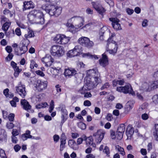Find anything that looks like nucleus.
Returning <instances> with one entry per match:
<instances>
[{"label":"nucleus","instance_id":"obj_8","mask_svg":"<svg viewBox=\"0 0 158 158\" xmlns=\"http://www.w3.org/2000/svg\"><path fill=\"white\" fill-rule=\"evenodd\" d=\"M16 92L22 97L24 98L27 94L25 90V86L24 85L22 84L20 82L18 85L15 87Z\"/></svg>","mask_w":158,"mask_h":158},{"label":"nucleus","instance_id":"obj_2","mask_svg":"<svg viewBox=\"0 0 158 158\" xmlns=\"http://www.w3.org/2000/svg\"><path fill=\"white\" fill-rule=\"evenodd\" d=\"M32 16L35 18L37 23L42 24L44 23L43 14L39 10L34 9L31 11L28 15V18L29 20Z\"/></svg>","mask_w":158,"mask_h":158},{"label":"nucleus","instance_id":"obj_28","mask_svg":"<svg viewBox=\"0 0 158 158\" xmlns=\"http://www.w3.org/2000/svg\"><path fill=\"white\" fill-rule=\"evenodd\" d=\"M61 40L60 44H64L68 43L70 40V38L67 37L65 35L62 34L61 35Z\"/></svg>","mask_w":158,"mask_h":158},{"label":"nucleus","instance_id":"obj_60","mask_svg":"<svg viewBox=\"0 0 158 158\" xmlns=\"http://www.w3.org/2000/svg\"><path fill=\"white\" fill-rule=\"evenodd\" d=\"M126 11L127 13L129 15H131L134 12V10H133L129 8L127 9Z\"/></svg>","mask_w":158,"mask_h":158},{"label":"nucleus","instance_id":"obj_59","mask_svg":"<svg viewBox=\"0 0 158 158\" xmlns=\"http://www.w3.org/2000/svg\"><path fill=\"white\" fill-rule=\"evenodd\" d=\"M59 136L57 135H55L53 136V138L54 141L56 142H57L59 139Z\"/></svg>","mask_w":158,"mask_h":158},{"label":"nucleus","instance_id":"obj_56","mask_svg":"<svg viewBox=\"0 0 158 158\" xmlns=\"http://www.w3.org/2000/svg\"><path fill=\"white\" fill-rule=\"evenodd\" d=\"M141 117L143 120H146L148 118L149 116L147 114L144 113L142 115Z\"/></svg>","mask_w":158,"mask_h":158},{"label":"nucleus","instance_id":"obj_15","mask_svg":"<svg viewBox=\"0 0 158 158\" xmlns=\"http://www.w3.org/2000/svg\"><path fill=\"white\" fill-rule=\"evenodd\" d=\"M64 73L65 76L70 77L76 74L77 71L73 68H68L65 69Z\"/></svg>","mask_w":158,"mask_h":158},{"label":"nucleus","instance_id":"obj_51","mask_svg":"<svg viewBox=\"0 0 158 158\" xmlns=\"http://www.w3.org/2000/svg\"><path fill=\"white\" fill-rule=\"evenodd\" d=\"M110 136L112 139H115L116 138H117V134L115 135V132L111 130L110 131Z\"/></svg>","mask_w":158,"mask_h":158},{"label":"nucleus","instance_id":"obj_26","mask_svg":"<svg viewBox=\"0 0 158 158\" xmlns=\"http://www.w3.org/2000/svg\"><path fill=\"white\" fill-rule=\"evenodd\" d=\"M68 144L69 146L73 149H76L78 148L77 143L73 139L69 140V141Z\"/></svg>","mask_w":158,"mask_h":158},{"label":"nucleus","instance_id":"obj_33","mask_svg":"<svg viewBox=\"0 0 158 158\" xmlns=\"http://www.w3.org/2000/svg\"><path fill=\"white\" fill-rule=\"evenodd\" d=\"M82 56L84 57H86L88 58H94L95 59H98V57L95 55H93L90 54L89 53H83L82 54Z\"/></svg>","mask_w":158,"mask_h":158},{"label":"nucleus","instance_id":"obj_1","mask_svg":"<svg viewBox=\"0 0 158 158\" xmlns=\"http://www.w3.org/2000/svg\"><path fill=\"white\" fill-rule=\"evenodd\" d=\"M48 3V5H44L42 6V9L51 15H55L58 16L60 14L62 11L61 7L55 6L57 4V2L59 0H43Z\"/></svg>","mask_w":158,"mask_h":158},{"label":"nucleus","instance_id":"obj_7","mask_svg":"<svg viewBox=\"0 0 158 158\" xmlns=\"http://www.w3.org/2000/svg\"><path fill=\"white\" fill-rule=\"evenodd\" d=\"M78 42L81 45L87 47H92L94 45L93 41H90L88 38L85 37L80 38Z\"/></svg>","mask_w":158,"mask_h":158},{"label":"nucleus","instance_id":"obj_22","mask_svg":"<svg viewBox=\"0 0 158 158\" xmlns=\"http://www.w3.org/2000/svg\"><path fill=\"white\" fill-rule=\"evenodd\" d=\"M31 132L29 130L26 131V133L22 134L21 138L23 140H27L28 138L34 139V137H33L30 135Z\"/></svg>","mask_w":158,"mask_h":158},{"label":"nucleus","instance_id":"obj_44","mask_svg":"<svg viewBox=\"0 0 158 158\" xmlns=\"http://www.w3.org/2000/svg\"><path fill=\"white\" fill-rule=\"evenodd\" d=\"M78 126L82 130H85L86 128V124L82 122H80L78 124Z\"/></svg>","mask_w":158,"mask_h":158},{"label":"nucleus","instance_id":"obj_13","mask_svg":"<svg viewBox=\"0 0 158 158\" xmlns=\"http://www.w3.org/2000/svg\"><path fill=\"white\" fill-rule=\"evenodd\" d=\"M92 5L93 7L100 14L103 15L106 10L97 2H93Z\"/></svg>","mask_w":158,"mask_h":158},{"label":"nucleus","instance_id":"obj_23","mask_svg":"<svg viewBox=\"0 0 158 158\" xmlns=\"http://www.w3.org/2000/svg\"><path fill=\"white\" fill-rule=\"evenodd\" d=\"M125 90L127 92V94L129 93L131 94L132 96L135 95L134 92L133 91L131 85L129 84L124 86Z\"/></svg>","mask_w":158,"mask_h":158},{"label":"nucleus","instance_id":"obj_25","mask_svg":"<svg viewBox=\"0 0 158 158\" xmlns=\"http://www.w3.org/2000/svg\"><path fill=\"white\" fill-rule=\"evenodd\" d=\"M154 127V129L153 130V135L155 140L158 141V124H155Z\"/></svg>","mask_w":158,"mask_h":158},{"label":"nucleus","instance_id":"obj_9","mask_svg":"<svg viewBox=\"0 0 158 158\" xmlns=\"http://www.w3.org/2000/svg\"><path fill=\"white\" fill-rule=\"evenodd\" d=\"M105 133L104 131L99 130L93 135V136L95 137L96 143H101L104 138Z\"/></svg>","mask_w":158,"mask_h":158},{"label":"nucleus","instance_id":"obj_58","mask_svg":"<svg viewBox=\"0 0 158 158\" xmlns=\"http://www.w3.org/2000/svg\"><path fill=\"white\" fill-rule=\"evenodd\" d=\"M14 148L15 151L17 152L20 150L21 147L19 145L17 144L14 146Z\"/></svg>","mask_w":158,"mask_h":158},{"label":"nucleus","instance_id":"obj_49","mask_svg":"<svg viewBox=\"0 0 158 158\" xmlns=\"http://www.w3.org/2000/svg\"><path fill=\"white\" fill-rule=\"evenodd\" d=\"M0 156L2 158H6V155L4 151L2 149L0 150Z\"/></svg>","mask_w":158,"mask_h":158},{"label":"nucleus","instance_id":"obj_47","mask_svg":"<svg viewBox=\"0 0 158 158\" xmlns=\"http://www.w3.org/2000/svg\"><path fill=\"white\" fill-rule=\"evenodd\" d=\"M6 127L8 129H12L14 127L13 123L11 122H7L6 124Z\"/></svg>","mask_w":158,"mask_h":158},{"label":"nucleus","instance_id":"obj_29","mask_svg":"<svg viewBox=\"0 0 158 158\" xmlns=\"http://www.w3.org/2000/svg\"><path fill=\"white\" fill-rule=\"evenodd\" d=\"M11 23L10 22H6L2 25V29L5 32V35Z\"/></svg>","mask_w":158,"mask_h":158},{"label":"nucleus","instance_id":"obj_10","mask_svg":"<svg viewBox=\"0 0 158 158\" xmlns=\"http://www.w3.org/2000/svg\"><path fill=\"white\" fill-rule=\"evenodd\" d=\"M110 21L112 22V25L113 28L116 31L121 30L122 28L119 23L120 20L117 18H110Z\"/></svg>","mask_w":158,"mask_h":158},{"label":"nucleus","instance_id":"obj_64","mask_svg":"<svg viewBox=\"0 0 158 158\" xmlns=\"http://www.w3.org/2000/svg\"><path fill=\"white\" fill-rule=\"evenodd\" d=\"M72 137L73 139H75L79 136V135L77 133H72Z\"/></svg>","mask_w":158,"mask_h":158},{"label":"nucleus","instance_id":"obj_27","mask_svg":"<svg viewBox=\"0 0 158 158\" xmlns=\"http://www.w3.org/2000/svg\"><path fill=\"white\" fill-rule=\"evenodd\" d=\"M88 86H89L88 84L84 85L83 87L77 90L78 93L81 94H84L87 90L89 89L88 87Z\"/></svg>","mask_w":158,"mask_h":158},{"label":"nucleus","instance_id":"obj_61","mask_svg":"<svg viewBox=\"0 0 158 158\" xmlns=\"http://www.w3.org/2000/svg\"><path fill=\"white\" fill-rule=\"evenodd\" d=\"M35 73L38 75H40L41 77H44V74L43 72L40 70H37L35 71Z\"/></svg>","mask_w":158,"mask_h":158},{"label":"nucleus","instance_id":"obj_43","mask_svg":"<svg viewBox=\"0 0 158 158\" xmlns=\"http://www.w3.org/2000/svg\"><path fill=\"white\" fill-rule=\"evenodd\" d=\"M103 152L106 154L107 156H110V150L108 147L106 146L103 150Z\"/></svg>","mask_w":158,"mask_h":158},{"label":"nucleus","instance_id":"obj_34","mask_svg":"<svg viewBox=\"0 0 158 158\" xmlns=\"http://www.w3.org/2000/svg\"><path fill=\"white\" fill-rule=\"evenodd\" d=\"M34 36V34L33 31L31 30H29L28 33L25 34L24 37L27 39L33 37Z\"/></svg>","mask_w":158,"mask_h":158},{"label":"nucleus","instance_id":"obj_57","mask_svg":"<svg viewBox=\"0 0 158 158\" xmlns=\"http://www.w3.org/2000/svg\"><path fill=\"white\" fill-rule=\"evenodd\" d=\"M84 105L85 106H89L91 105V103L89 100H85L84 102Z\"/></svg>","mask_w":158,"mask_h":158},{"label":"nucleus","instance_id":"obj_46","mask_svg":"<svg viewBox=\"0 0 158 158\" xmlns=\"http://www.w3.org/2000/svg\"><path fill=\"white\" fill-rule=\"evenodd\" d=\"M15 114L13 113H10L7 117L9 120L10 122H12L14 120Z\"/></svg>","mask_w":158,"mask_h":158},{"label":"nucleus","instance_id":"obj_30","mask_svg":"<svg viewBox=\"0 0 158 158\" xmlns=\"http://www.w3.org/2000/svg\"><path fill=\"white\" fill-rule=\"evenodd\" d=\"M19 102V98L16 97H15L13 98L12 100L10 102V103L12 107H16V103Z\"/></svg>","mask_w":158,"mask_h":158},{"label":"nucleus","instance_id":"obj_37","mask_svg":"<svg viewBox=\"0 0 158 158\" xmlns=\"http://www.w3.org/2000/svg\"><path fill=\"white\" fill-rule=\"evenodd\" d=\"M142 87L146 91H149L151 89L150 88V84L149 85L147 82H144L142 84Z\"/></svg>","mask_w":158,"mask_h":158},{"label":"nucleus","instance_id":"obj_63","mask_svg":"<svg viewBox=\"0 0 158 158\" xmlns=\"http://www.w3.org/2000/svg\"><path fill=\"white\" fill-rule=\"evenodd\" d=\"M5 49L7 52L9 53H10L12 52V49L10 46H7L6 47Z\"/></svg>","mask_w":158,"mask_h":158},{"label":"nucleus","instance_id":"obj_54","mask_svg":"<svg viewBox=\"0 0 158 158\" xmlns=\"http://www.w3.org/2000/svg\"><path fill=\"white\" fill-rule=\"evenodd\" d=\"M106 119L108 121H111L113 119L112 115L110 114H108L106 117Z\"/></svg>","mask_w":158,"mask_h":158},{"label":"nucleus","instance_id":"obj_17","mask_svg":"<svg viewBox=\"0 0 158 158\" xmlns=\"http://www.w3.org/2000/svg\"><path fill=\"white\" fill-rule=\"evenodd\" d=\"M23 10L27 9H29L31 8H33L34 7V5L31 1L25 2L23 3Z\"/></svg>","mask_w":158,"mask_h":158},{"label":"nucleus","instance_id":"obj_35","mask_svg":"<svg viewBox=\"0 0 158 158\" xmlns=\"http://www.w3.org/2000/svg\"><path fill=\"white\" fill-rule=\"evenodd\" d=\"M115 149L120 152V154L124 156L125 155V152H124L123 148L119 145H117L115 146Z\"/></svg>","mask_w":158,"mask_h":158},{"label":"nucleus","instance_id":"obj_39","mask_svg":"<svg viewBox=\"0 0 158 158\" xmlns=\"http://www.w3.org/2000/svg\"><path fill=\"white\" fill-rule=\"evenodd\" d=\"M158 88V80L154 81L150 84V88L154 89Z\"/></svg>","mask_w":158,"mask_h":158},{"label":"nucleus","instance_id":"obj_45","mask_svg":"<svg viewBox=\"0 0 158 158\" xmlns=\"http://www.w3.org/2000/svg\"><path fill=\"white\" fill-rule=\"evenodd\" d=\"M34 67L37 68L38 67V64L35 63V62L33 60H31L30 67L31 69H34Z\"/></svg>","mask_w":158,"mask_h":158},{"label":"nucleus","instance_id":"obj_24","mask_svg":"<svg viewBox=\"0 0 158 158\" xmlns=\"http://www.w3.org/2000/svg\"><path fill=\"white\" fill-rule=\"evenodd\" d=\"M61 71V68L59 67H53L50 69L52 74L55 76L57 75Z\"/></svg>","mask_w":158,"mask_h":158},{"label":"nucleus","instance_id":"obj_55","mask_svg":"<svg viewBox=\"0 0 158 158\" xmlns=\"http://www.w3.org/2000/svg\"><path fill=\"white\" fill-rule=\"evenodd\" d=\"M9 92V89L8 88H6L3 90V94L6 98H8Z\"/></svg>","mask_w":158,"mask_h":158},{"label":"nucleus","instance_id":"obj_4","mask_svg":"<svg viewBox=\"0 0 158 158\" xmlns=\"http://www.w3.org/2000/svg\"><path fill=\"white\" fill-rule=\"evenodd\" d=\"M73 19L80 22V23L78 25L79 27H81L83 25L84 20L83 18L77 16L72 17L70 19L68 20V22L66 24V26L68 27V29L69 31L73 33H74L76 32V28L72 24L69 23Z\"/></svg>","mask_w":158,"mask_h":158},{"label":"nucleus","instance_id":"obj_5","mask_svg":"<svg viewBox=\"0 0 158 158\" xmlns=\"http://www.w3.org/2000/svg\"><path fill=\"white\" fill-rule=\"evenodd\" d=\"M50 52L52 56L57 57H60L64 55V50L62 46L58 45H54L51 48Z\"/></svg>","mask_w":158,"mask_h":158},{"label":"nucleus","instance_id":"obj_6","mask_svg":"<svg viewBox=\"0 0 158 158\" xmlns=\"http://www.w3.org/2000/svg\"><path fill=\"white\" fill-rule=\"evenodd\" d=\"M48 82L47 81L38 80L35 87L36 90L38 92H42L46 89Z\"/></svg>","mask_w":158,"mask_h":158},{"label":"nucleus","instance_id":"obj_20","mask_svg":"<svg viewBox=\"0 0 158 158\" xmlns=\"http://www.w3.org/2000/svg\"><path fill=\"white\" fill-rule=\"evenodd\" d=\"M78 52L76 47L72 50H70L67 53V55L70 57H72L78 55Z\"/></svg>","mask_w":158,"mask_h":158},{"label":"nucleus","instance_id":"obj_19","mask_svg":"<svg viewBox=\"0 0 158 158\" xmlns=\"http://www.w3.org/2000/svg\"><path fill=\"white\" fill-rule=\"evenodd\" d=\"M61 112L62 122H64L67 119L68 117V113L65 107H62L61 109Z\"/></svg>","mask_w":158,"mask_h":158},{"label":"nucleus","instance_id":"obj_40","mask_svg":"<svg viewBox=\"0 0 158 158\" xmlns=\"http://www.w3.org/2000/svg\"><path fill=\"white\" fill-rule=\"evenodd\" d=\"M94 23L93 22L90 23L83 26L82 27V28L84 30L87 31L90 28L91 26Z\"/></svg>","mask_w":158,"mask_h":158},{"label":"nucleus","instance_id":"obj_52","mask_svg":"<svg viewBox=\"0 0 158 158\" xmlns=\"http://www.w3.org/2000/svg\"><path fill=\"white\" fill-rule=\"evenodd\" d=\"M8 19L4 16H2L1 17V23L2 24L3 23L7 22Z\"/></svg>","mask_w":158,"mask_h":158},{"label":"nucleus","instance_id":"obj_36","mask_svg":"<svg viewBox=\"0 0 158 158\" xmlns=\"http://www.w3.org/2000/svg\"><path fill=\"white\" fill-rule=\"evenodd\" d=\"M62 34H58L54 38V41L56 43L60 44L61 40V35Z\"/></svg>","mask_w":158,"mask_h":158},{"label":"nucleus","instance_id":"obj_53","mask_svg":"<svg viewBox=\"0 0 158 158\" xmlns=\"http://www.w3.org/2000/svg\"><path fill=\"white\" fill-rule=\"evenodd\" d=\"M12 136H16L19 134V133L16 129H13L12 132Z\"/></svg>","mask_w":158,"mask_h":158},{"label":"nucleus","instance_id":"obj_12","mask_svg":"<svg viewBox=\"0 0 158 158\" xmlns=\"http://www.w3.org/2000/svg\"><path fill=\"white\" fill-rule=\"evenodd\" d=\"M125 130V126L124 124H121L119 125L117 131V136L118 139L120 140L122 139Z\"/></svg>","mask_w":158,"mask_h":158},{"label":"nucleus","instance_id":"obj_3","mask_svg":"<svg viewBox=\"0 0 158 158\" xmlns=\"http://www.w3.org/2000/svg\"><path fill=\"white\" fill-rule=\"evenodd\" d=\"M115 35L114 33L112 34L110 38L108 39L106 49L107 52H108L110 54L113 55H115L118 48V45L116 42L112 40V38Z\"/></svg>","mask_w":158,"mask_h":158},{"label":"nucleus","instance_id":"obj_50","mask_svg":"<svg viewBox=\"0 0 158 158\" xmlns=\"http://www.w3.org/2000/svg\"><path fill=\"white\" fill-rule=\"evenodd\" d=\"M110 85L108 83H106L103 84L101 88V89L102 90L106 89H107L109 87Z\"/></svg>","mask_w":158,"mask_h":158},{"label":"nucleus","instance_id":"obj_31","mask_svg":"<svg viewBox=\"0 0 158 158\" xmlns=\"http://www.w3.org/2000/svg\"><path fill=\"white\" fill-rule=\"evenodd\" d=\"M124 82V80H115L113 81V85L114 87L118 85H123Z\"/></svg>","mask_w":158,"mask_h":158},{"label":"nucleus","instance_id":"obj_42","mask_svg":"<svg viewBox=\"0 0 158 158\" xmlns=\"http://www.w3.org/2000/svg\"><path fill=\"white\" fill-rule=\"evenodd\" d=\"M124 86L118 87L117 88V90L120 92H122L124 94H127V92L125 90Z\"/></svg>","mask_w":158,"mask_h":158},{"label":"nucleus","instance_id":"obj_38","mask_svg":"<svg viewBox=\"0 0 158 158\" xmlns=\"http://www.w3.org/2000/svg\"><path fill=\"white\" fill-rule=\"evenodd\" d=\"M48 105L47 102H45L42 103L40 104L36 105L35 106L37 109H41L42 108H44L47 106Z\"/></svg>","mask_w":158,"mask_h":158},{"label":"nucleus","instance_id":"obj_62","mask_svg":"<svg viewBox=\"0 0 158 158\" xmlns=\"http://www.w3.org/2000/svg\"><path fill=\"white\" fill-rule=\"evenodd\" d=\"M11 139L12 142L13 143H16L18 141L17 138L15 136H12Z\"/></svg>","mask_w":158,"mask_h":158},{"label":"nucleus","instance_id":"obj_32","mask_svg":"<svg viewBox=\"0 0 158 158\" xmlns=\"http://www.w3.org/2000/svg\"><path fill=\"white\" fill-rule=\"evenodd\" d=\"M84 140L86 141L87 144H92L93 142V139L92 136H90L87 138L86 136L84 135Z\"/></svg>","mask_w":158,"mask_h":158},{"label":"nucleus","instance_id":"obj_41","mask_svg":"<svg viewBox=\"0 0 158 158\" xmlns=\"http://www.w3.org/2000/svg\"><path fill=\"white\" fill-rule=\"evenodd\" d=\"M107 30V28L105 26L102 27L100 31L99 35L100 37L102 36L106 31Z\"/></svg>","mask_w":158,"mask_h":158},{"label":"nucleus","instance_id":"obj_18","mask_svg":"<svg viewBox=\"0 0 158 158\" xmlns=\"http://www.w3.org/2000/svg\"><path fill=\"white\" fill-rule=\"evenodd\" d=\"M21 104L23 108L27 111L30 110L31 106L29 104V102L25 99H22L21 101Z\"/></svg>","mask_w":158,"mask_h":158},{"label":"nucleus","instance_id":"obj_48","mask_svg":"<svg viewBox=\"0 0 158 158\" xmlns=\"http://www.w3.org/2000/svg\"><path fill=\"white\" fill-rule=\"evenodd\" d=\"M83 140H84V135L82 137L78 138L77 139V146L81 144Z\"/></svg>","mask_w":158,"mask_h":158},{"label":"nucleus","instance_id":"obj_21","mask_svg":"<svg viewBox=\"0 0 158 158\" xmlns=\"http://www.w3.org/2000/svg\"><path fill=\"white\" fill-rule=\"evenodd\" d=\"M28 50L27 45H23L22 47L20 48L19 51L16 52V54L18 56H21L25 53Z\"/></svg>","mask_w":158,"mask_h":158},{"label":"nucleus","instance_id":"obj_14","mask_svg":"<svg viewBox=\"0 0 158 158\" xmlns=\"http://www.w3.org/2000/svg\"><path fill=\"white\" fill-rule=\"evenodd\" d=\"M102 58L99 60L100 65L103 67H105L108 64V60L107 56L105 53L102 55Z\"/></svg>","mask_w":158,"mask_h":158},{"label":"nucleus","instance_id":"obj_11","mask_svg":"<svg viewBox=\"0 0 158 158\" xmlns=\"http://www.w3.org/2000/svg\"><path fill=\"white\" fill-rule=\"evenodd\" d=\"M41 61L45 64V66L48 67L52 65L54 60L50 54H48L42 58Z\"/></svg>","mask_w":158,"mask_h":158},{"label":"nucleus","instance_id":"obj_16","mask_svg":"<svg viewBox=\"0 0 158 158\" xmlns=\"http://www.w3.org/2000/svg\"><path fill=\"white\" fill-rule=\"evenodd\" d=\"M126 132L127 139H130L134 132V129L131 126L129 125L127 127Z\"/></svg>","mask_w":158,"mask_h":158}]
</instances>
